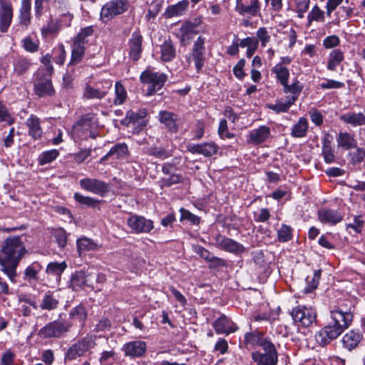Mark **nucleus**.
Instances as JSON below:
<instances>
[{
	"mask_svg": "<svg viewBox=\"0 0 365 365\" xmlns=\"http://www.w3.org/2000/svg\"><path fill=\"white\" fill-rule=\"evenodd\" d=\"M26 249L19 236L8 237L5 240L0 250L1 270L12 282H15L16 267Z\"/></svg>",
	"mask_w": 365,
	"mask_h": 365,
	"instance_id": "obj_1",
	"label": "nucleus"
},
{
	"mask_svg": "<svg viewBox=\"0 0 365 365\" xmlns=\"http://www.w3.org/2000/svg\"><path fill=\"white\" fill-rule=\"evenodd\" d=\"M330 317L331 321L319 333L322 338V342L324 344L336 339L349 327L353 319L351 307L343 303L335 306L330 310Z\"/></svg>",
	"mask_w": 365,
	"mask_h": 365,
	"instance_id": "obj_2",
	"label": "nucleus"
},
{
	"mask_svg": "<svg viewBox=\"0 0 365 365\" xmlns=\"http://www.w3.org/2000/svg\"><path fill=\"white\" fill-rule=\"evenodd\" d=\"M97 126L96 115L86 114L73 125L71 130L72 138L75 141L85 140L88 137L95 138L96 137V129Z\"/></svg>",
	"mask_w": 365,
	"mask_h": 365,
	"instance_id": "obj_3",
	"label": "nucleus"
},
{
	"mask_svg": "<svg viewBox=\"0 0 365 365\" xmlns=\"http://www.w3.org/2000/svg\"><path fill=\"white\" fill-rule=\"evenodd\" d=\"M317 314L311 307H298V333L302 334L305 342L309 338L312 337L311 328L316 321Z\"/></svg>",
	"mask_w": 365,
	"mask_h": 365,
	"instance_id": "obj_4",
	"label": "nucleus"
},
{
	"mask_svg": "<svg viewBox=\"0 0 365 365\" xmlns=\"http://www.w3.org/2000/svg\"><path fill=\"white\" fill-rule=\"evenodd\" d=\"M103 278V276H97V274L92 271H77L71 277L70 286L73 290L78 291L84 289L86 287H93L94 281L102 280Z\"/></svg>",
	"mask_w": 365,
	"mask_h": 365,
	"instance_id": "obj_5",
	"label": "nucleus"
},
{
	"mask_svg": "<svg viewBox=\"0 0 365 365\" xmlns=\"http://www.w3.org/2000/svg\"><path fill=\"white\" fill-rule=\"evenodd\" d=\"M96 336L87 335L73 344L66 351V358L74 360L83 356L87 351L95 347Z\"/></svg>",
	"mask_w": 365,
	"mask_h": 365,
	"instance_id": "obj_6",
	"label": "nucleus"
},
{
	"mask_svg": "<svg viewBox=\"0 0 365 365\" xmlns=\"http://www.w3.org/2000/svg\"><path fill=\"white\" fill-rule=\"evenodd\" d=\"M168 77L162 73L153 72L150 69L144 71L140 75V81L147 83L149 87L147 90V96H152L163 88Z\"/></svg>",
	"mask_w": 365,
	"mask_h": 365,
	"instance_id": "obj_7",
	"label": "nucleus"
},
{
	"mask_svg": "<svg viewBox=\"0 0 365 365\" xmlns=\"http://www.w3.org/2000/svg\"><path fill=\"white\" fill-rule=\"evenodd\" d=\"M112 87V81L103 80L93 85L87 84L85 87L83 97L85 99L101 100L106 96Z\"/></svg>",
	"mask_w": 365,
	"mask_h": 365,
	"instance_id": "obj_8",
	"label": "nucleus"
},
{
	"mask_svg": "<svg viewBox=\"0 0 365 365\" xmlns=\"http://www.w3.org/2000/svg\"><path fill=\"white\" fill-rule=\"evenodd\" d=\"M71 324L68 322L56 320L48 323L38 331V336L43 339L59 338L68 331Z\"/></svg>",
	"mask_w": 365,
	"mask_h": 365,
	"instance_id": "obj_9",
	"label": "nucleus"
},
{
	"mask_svg": "<svg viewBox=\"0 0 365 365\" xmlns=\"http://www.w3.org/2000/svg\"><path fill=\"white\" fill-rule=\"evenodd\" d=\"M128 7L127 0H113L107 2L101 9V19L107 22L115 16L124 13Z\"/></svg>",
	"mask_w": 365,
	"mask_h": 365,
	"instance_id": "obj_10",
	"label": "nucleus"
},
{
	"mask_svg": "<svg viewBox=\"0 0 365 365\" xmlns=\"http://www.w3.org/2000/svg\"><path fill=\"white\" fill-rule=\"evenodd\" d=\"M263 353L255 351L251 354L252 359L256 365H276L278 362V354L273 343L269 345L268 348H263Z\"/></svg>",
	"mask_w": 365,
	"mask_h": 365,
	"instance_id": "obj_11",
	"label": "nucleus"
},
{
	"mask_svg": "<svg viewBox=\"0 0 365 365\" xmlns=\"http://www.w3.org/2000/svg\"><path fill=\"white\" fill-rule=\"evenodd\" d=\"M51 75L44 73L42 69L38 70L36 78L34 81V90L38 96H51L54 94L55 91L49 77Z\"/></svg>",
	"mask_w": 365,
	"mask_h": 365,
	"instance_id": "obj_12",
	"label": "nucleus"
},
{
	"mask_svg": "<svg viewBox=\"0 0 365 365\" xmlns=\"http://www.w3.org/2000/svg\"><path fill=\"white\" fill-rule=\"evenodd\" d=\"M126 221L132 232L135 234L149 233L154 229L153 220L143 216L130 215Z\"/></svg>",
	"mask_w": 365,
	"mask_h": 365,
	"instance_id": "obj_13",
	"label": "nucleus"
},
{
	"mask_svg": "<svg viewBox=\"0 0 365 365\" xmlns=\"http://www.w3.org/2000/svg\"><path fill=\"white\" fill-rule=\"evenodd\" d=\"M80 187L89 192L103 197L109 191V185L96 178H85L79 180Z\"/></svg>",
	"mask_w": 365,
	"mask_h": 365,
	"instance_id": "obj_14",
	"label": "nucleus"
},
{
	"mask_svg": "<svg viewBox=\"0 0 365 365\" xmlns=\"http://www.w3.org/2000/svg\"><path fill=\"white\" fill-rule=\"evenodd\" d=\"M272 71L275 74L279 82L283 86L284 93L297 94V80L294 79L290 85L288 84L289 72L282 63H277L273 67Z\"/></svg>",
	"mask_w": 365,
	"mask_h": 365,
	"instance_id": "obj_15",
	"label": "nucleus"
},
{
	"mask_svg": "<svg viewBox=\"0 0 365 365\" xmlns=\"http://www.w3.org/2000/svg\"><path fill=\"white\" fill-rule=\"evenodd\" d=\"M205 43V38L202 36H199L192 46L191 56L195 62L197 72H199L204 66L206 53Z\"/></svg>",
	"mask_w": 365,
	"mask_h": 365,
	"instance_id": "obj_16",
	"label": "nucleus"
},
{
	"mask_svg": "<svg viewBox=\"0 0 365 365\" xmlns=\"http://www.w3.org/2000/svg\"><path fill=\"white\" fill-rule=\"evenodd\" d=\"M235 10L243 16H256L260 11L258 0H237Z\"/></svg>",
	"mask_w": 365,
	"mask_h": 365,
	"instance_id": "obj_17",
	"label": "nucleus"
},
{
	"mask_svg": "<svg viewBox=\"0 0 365 365\" xmlns=\"http://www.w3.org/2000/svg\"><path fill=\"white\" fill-rule=\"evenodd\" d=\"M146 349V343L140 340L129 341L125 343L122 347V351L124 352L125 356L130 358H137L143 356Z\"/></svg>",
	"mask_w": 365,
	"mask_h": 365,
	"instance_id": "obj_18",
	"label": "nucleus"
},
{
	"mask_svg": "<svg viewBox=\"0 0 365 365\" xmlns=\"http://www.w3.org/2000/svg\"><path fill=\"white\" fill-rule=\"evenodd\" d=\"M244 344L247 349H253L257 346H261L262 349L269 347L272 342L267 338H264L260 332H248L245 334Z\"/></svg>",
	"mask_w": 365,
	"mask_h": 365,
	"instance_id": "obj_19",
	"label": "nucleus"
},
{
	"mask_svg": "<svg viewBox=\"0 0 365 365\" xmlns=\"http://www.w3.org/2000/svg\"><path fill=\"white\" fill-rule=\"evenodd\" d=\"M212 327L217 334L225 335L234 333L238 329L237 325L225 315H221L215 320Z\"/></svg>",
	"mask_w": 365,
	"mask_h": 365,
	"instance_id": "obj_20",
	"label": "nucleus"
},
{
	"mask_svg": "<svg viewBox=\"0 0 365 365\" xmlns=\"http://www.w3.org/2000/svg\"><path fill=\"white\" fill-rule=\"evenodd\" d=\"M215 241L221 249L231 253L240 254L245 250L242 244L220 235L216 236Z\"/></svg>",
	"mask_w": 365,
	"mask_h": 365,
	"instance_id": "obj_21",
	"label": "nucleus"
},
{
	"mask_svg": "<svg viewBox=\"0 0 365 365\" xmlns=\"http://www.w3.org/2000/svg\"><path fill=\"white\" fill-rule=\"evenodd\" d=\"M13 17L11 4L8 0H1L0 9V30L7 31Z\"/></svg>",
	"mask_w": 365,
	"mask_h": 365,
	"instance_id": "obj_22",
	"label": "nucleus"
},
{
	"mask_svg": "<svg viewBox=\"0 0 365 365\" xmlns=\"http://www.w3.org/2000/svg\"><path fill=\"white\" fill-rule=\"evenodd\" d=\"M319 220L324 224L331 225L340 222L343 217L339 211L329 208H321L317 212Z\"/></svg>",
	"mask_w": 365,
	"mask_h": 365,
	"instance_id": "obj_23",
	"label": "nucleus"
},
{
	"mask_svg": "<svg viewBox=\"0 0 365 365\" xmlns=\"http://www.w3.org/2000/svg\"><path fill=\"white\" fill-rule=\"evenodd\" d=\"M270 135V129L266 125L250 131L247 135V142L253 145H259L265 142Z\"/></svg>",
	"mask_w": 365,
	"mask_h": 365,
	"instance_id": "obj_24",
	"label": "nucleus"
},
{
	"mask_svg": "<svg viewBox=\"0 0 365 365\" xmlns=\"http://www.w3.org/2000/svg\"><path fill=\"white\" fill-rule=\"evenodd\" d=\"M188 150L193 154H201L210 157L217 152V146L214 143L195 144L190 145Z\"/></svg>",
	"mask_w": 365,
	"mask_h": 365,
	"instance_id": "obj_25",
	"label": "nucleus"
},
{
	"mask_svg": "<svg viewBox=\"0 0 365 365\" xmlns=\"http://www.w3.org/2000/svg\"><path fill=\"white\" fill-rule=\"evenodd\" d=\"M143 37L138 32H133L130 42V55L133 61H138L142 52Z\"/></svg>",
	"mask_w": 365,
	"mask_h": 365,
	"instance_id": "obj_26",
	"label": "nucleus"
},
{
	"mask_svg": "<svg viewBox=\"0 0 365 365\" xmlns=\"http://www.w3.org/2000/svg\"><path fill=\"white\" fill-rule=\"evenodd\" d=\"M178 115L174 113L166 110H162L159 113L160 122L164 124L165 127L173 133L178 131Z\"/></svg>",
	"mask_w": 365,
	"mask_h": 365,
	"instance_id": "obj_27",
	"label": "nucleus"
},
{
	"mask_svg": "<svg viewBox=\"0 0 365 365\" xmlns=\"http://www.w3.org/2000/svg\"><path fill=\"white\" fill-rule=\"evenodd\" d=\"M340 120L344 123L350 124L353 126H360L365 125V110L360 113L349 112L341 115Z\"/></svg>",
	"mask_w": 365,
	"mask_h": 365,
	"instance_id": "obj_28",
	"label": "nucleus"
},
{
	"mask_svg": "<svg viewBox=\"0 0 365 365\" xmlns=\"http://www.w3.org/2000/svg\"><path fill=\"white\" fill-rule=\"evenodd\" d=\"M336 139L339 148H342L344 150L356 148L357 142L354 135L347 132H340Z\"/></svg>",
	"mask_w": 365,
	"mask_h": 365,
	"instance_id": "obj_29",
	"label": "nucleus"
},
{
	"mask_svg": "<svg viewBox=\"0 0 365 365\" xmlns=\"http://www.w3.org/2000/svg\"><path fill=\"white\" fill-rule=\"evenodd\" d=\"M128 149L125 143H118L111 148L110 151L104 155L101 161L103 162L108 158L112 157L114 159H123L128 156Z\"/></svg>",
	"mask_w": 365,
	"mask_h": 365,
	"instance_id": "obj_30",
	"label": "nucleus"
},
{
	"mask_svg": "<svg viewBox=\"0 0 365 365\" xmlns=\"http://www.w3.org/2000/svg\"><path fill=\"white\" fill-rule=\"evenodd\" d=\"M361 337L362 335L359 332L351 330L344 335L342 344L345 348L351 351L358 346Z\"/></svg>",
	"mask_w": 365,
	"mask_h": 365,
	"instance_id": "obj_31",
	"label": "nucleus"
},
{
	"mask_svg": "<svg viewBox=\"0 0 365 365\" xmlns=\"http://www.w3.org/2000/svg\"><path fill=\"white\" fill-rule=\"evenodd\" d=\"M29 128V134L34 138L38 139L41 136L42 129L39 119L35 115H31L26 121Z\"/></svg>",
	"mask_w": 365,
	"mask_h": 365,
	"instance_id": "obj_32",
	"label": "nucleus"
},
{
	"mask_svg": "<svg viewBox=\"0 0 365 365\" xmlns=\"http://www.w3.org/2000/svg\"><path fill=\"white\" fill-rule=\"evenodd\" d=\"M31 0H22L20 9L19 24L27 28L31 23Z\"/></svg>",
	"mask_w": 365,
	"mask_h": 365,
	"instance_id": "obj_33",
	"label": "nucleus"
},
{
	"mask_svg": "<svg viewBox=\"0 0 365 365\" xmlns=\"http://www.w3.org/2000/svg\"><path fill=\"white\" fill-rule=\"evenodd\" d=\"M193 250L202 258L205 259L207 262L213 263L216 266H222L225 264V262L222 259L213 256L207 250L201 246H194Z\"/></svg>",
	"mask_w": 365,
	"mask_h": 365,
	"instance_id": "obj_34",
	"label": "nucleus"
},
{
	"mask_svg": "<svg viewBox=\"0 0 365 365\" xmlns=\"http://www.w3.org/2000/svg\"><path fill=\"white\" fill-rule=\"evenodd\" d=\"M85 45L80 41L73 40L71 63L76 64L79 63L85 53Z\"/></svg>",
	"mask_w": 365,
	"mask_h": 365,
	"instance_id": "obj_35",
	"label": "nucleus"
},
{
	"mask_svg": "<svg viewBox=\"0 0 365 365\" xmlns=\"http://www.w3.org/2000/svg\"><path fill=\"white\" fill-rule=\"evenodd\" d=\"M292 96H287L286 102L277 101L274 104H268L267 107L269 109L274 110L277 113L285 112L289 107L294 103L297 99L296 94H291Z\"/></svg>",
	"mask_w": 365,
	"mask_h": 365,
	"instance_id": "obj_36",
	"label": "nucleus"
},
{
	"mask_svg": "<svg viewBox=\"0 0 365 365\" xmlns=\"http://www.w3.org/2000/svg\"><path fill=\"white\" fill-rule=\"evenodd\" d=\"M161 60L164 62L172 61L175 56V50L171 41H165L160 47Z\"/></svg>",
	"mask_w": 365,
	"mask_h": 365,
	"instance_id": "obj_37",
	"label": "nucleus"
},
{
	"mask_svg": "<svg viewBox=\"0 0 365 365\" xmlns=\"http://www.w3.org/2000/svg\"><path fill=\"white\" fill-rule=\"evenodd\" d=\"M147 115V110L145 109H140L136 112L129 110L126 113L125 118L123 120V124L128 125L130 123H136L140 120H143Z\"/></svg>",
	"mask_w": 365,
	"mask_h": 365,
	"instance_id": "obj_38",
	"label": "nucleus"
},
{
	"mask_svg": "<svg viewBox=\"0 0 365 365\" xmlns=\"http://www.w3.org/2000/svg\"><path fill=\"white\" fill-rule=\"evenodd\" d=\"M128 98L127 91L125 87L120 81H117L115 84V98L113 104L115 106H120L124 103Z\"/></svg>",
	"mask_w": 365,
	"mask_h": 365,
	"instance_id": "obj_39",
	"label": "nucleus"
},
{
	"mask_svg": "<svg viewBox=\"0 0 365 365\" xmlns=\"http://www.w3.org/2000/svg\"><path fill=\"white\" fill-rule=\"evenodd\" d=\"M77 248L79 255H81L87 251L96 250L98 248V245L89 238L82 237L77 241Z\"/></svg>",
	"mask_w": 365,
	"mask_h": 365,
	"instance_id": "obj_40",
	"label": "nucleus"
},
{
	"mask_svg": "<svg viewBox=\"0 0 365 365\" xmlns=\"http://www.w3.org/2000/svg\"><path fill=\"white\" fill-rule=\"evenodd\" d=\"M60 29L61 22L57 21L56 19H51L41 28V33L43 38H46L49 35L56 34Z\"/></svg>",
	"mask_w": 365,
	"mask_h": 365,
	"instance_id": "obj_41",
	"label": "nucleus"
},
{
	"mask_svg": "<svg viewBox=\"0 0 365 365\" xmlns=\"http://www.w3.org/2000/svg\"><path fill=\"white\" fill-rule=\"evenodd\" d=\"M343 60V53L339 49L333 50L329 54L327 68L329 71H334Z\"/></svg>",
	"mask_w": 365,
	"mask_h": 365,
	"instance_id": "obj_42",
	"label": "nucleus"
},
{
	"mask_svg": "<svg viewBox=\"0 0 365 365\" xmlns=\"http://www.w3.org/2000/svg\"><path fill=\"white\" fill-rule=\"evenodd\" d=\"M321 276V269L315 270L313 273V276L310 277L308 276L306 279L307 286L304 289V293H310L318 287L319 279Z\"/></svg>",
	"mask_w": 365,
	"mask_h": 365,
	"instance_id": "obj_43",
	"label": "nucleus"
},
{
	"mask_svg": "<svg viewBox=\"0 0 365 365\" xmlns=\"http://www.w3.org/2000/svg\"><path fill=\"white\" fill-rule=\"evenodd\" d=\"M188 2L187 1H182L175 5L170 6L166 9L167 15L168 17L181 16L186 10Z\"/></svg>",
	"mask_w": 365,
	"mask_h": 365,
	"instance_id": "obj_44",
	"label": "nucleus"
},
{
	"mask_svg": "<svg viewBox=\"0 0 365 365\" xmlns=\"http://www.w3.org/2000/svg\"><path fill=\"white\" fill-rule=\"evenodd\" d=\"M66 267L67 264L65 262H51L48 264L46 267V272L49 274H52L59 278Z\"/></svg>",
	"mask_w": 365,
	"mask_h": 365,
	"instance_id": "obj_45",
	"label": "nucleus"
},
{
	"mask_svg": "<svg viewBox=\"0 0 365 365\" xmlns=\"http://www.w3.org/2000/svg\"><path fill=\"white\" fill-rule=\"evenodd\" d=\"M30 66L31 63L28 59L20 58L14 63V72L17 76H21L28 71Z\"/></svg>",
	"mask_w": 365,
	"mask_h": 365,
	"instance_id": "obj_46",
	"label": "nucleus"
},
{
	"mask_svg": "<svg viewBox=\"0 0 365 365\" xmlns=\"http://www.w3.org/2000/svg\"><path fill=\"white\" fill-rule=\"evenodd\" d=\"M69 315L71 319L79 322L82 324H83V322L87 317L86 309L81 304L72 309L69 313Z\"/></svg>",
	"mask_w": 365,
	"mask_h": 365,
	"instance_id": "obj_47",
	"label": "nucleus"
},
{
	"mask_svg": "<svg viewBox=\"0 0 365 365\" xmlns=\"http://www.w3.org/2000/svg\"><path fill=\"white\" fill-rule=\"evenodd\" d=\"M41 265L37 262H33L29 267H26L24 272L25 279L28 281L32 279H37L38 274L41 270Z\"/></svg>",
	"mask_w": 365,
	"mask_h": 365,
	"instance_id": "obj_48",
	"label": "nucleus"
},
{
	"mask_svg": "<svg viewBox=\"0 0 365 365\" xmlns=\"http://www.w3.org/2000/svg\"><path fill=\"white\" fill-rule=\"evenodd\" d=\"M197 26L196 23L190 21L183 24L180 28V34L182 40L189 38L192 35L196 34L197 32Z\"/></svg>",
	"mask_w": 365,
	"mask_h": 365,
	"instance_id": "obj_49",
	"label": "nucleus"
},
{
	"mask_svg": "<svg viewBox=\"0 0 365 365\" xmlns=\"http://www.w3.org/2000/svg\"><path fill=\"white\" fill-rule=\"evenodd\" d=\"M14 118L9 112L7 107L0 102V123L11 125L14 123Z\"/></svg>",
	"mask_w": 365,
	"mask_h": 365,
	"instance_id": "obj_50",
	"label": "nucleus"
},
{
	"mask_svg": "<svg viewBox=\"0 0 365 365\" xmlns=\"http://www.w3.org/2000/svg\"><path fill=\"white\" fill-rule=\"evenodd\" d=\"M58 304V299L54 298L51 294H46L43 296L40 307L45 310H52L57 307Z\"/></svg>",
	"mask_w": 365,
	"mask_h": 365,
	"instance_id": "obj_51",
	"label": "nucleus"
},
{
	"mask_svg": "<svg viewBox=\"0 0 365 365\" xmlns=\"http://www.w3.org/2000/svg\"><path fill=\"white\" fill-rule=\"evenodd\" d=\"M356 150L349 153V162L355 165L361 163L365 158V149L356 146Z\"/></svg>",
	"mask_w": 365,
	"mask_h": 365,
	"instance_id": "obj_52",
	"label": "nucleus"
},
{
	"mask_svg": "<svg viewBox=\"0 0 365 365\" xmlns=\"http://www.w3.org/2000/svg\"><path fill=\"white\" fill-rule=\"evenodd\" d=\"M322 155L327 163H331L335 160L334 149L329 143L324 141L322 146Z\"/></svg>",
	"mask_w": 365,
	"mask_h": 365,
	"instance_id": "obj_53",
	"label": "nucleus"
},
{
	"mask_svg": "<svg viewBox=\"0 0 365 365\" xmlns=\"http://www.w3.org/2000/svg\"><path fill=\"white\" fill-rule=\"evenodd\" d=\"M59 155L57 150H51L45 151L39 156V163L44 165L49 163L54 160Z\"/></svg>",
	"mask_w": 365,
	"mask_h": 365,
	"instance_id": "obj_54",
	"label": "nucleus"
},
{
	"mask_svg": "<svg viewBox=\"0 0 365 365\" xmlns=\"http://www.w3.org/2000/svg\"><path fill=\"white\" fill-rule=\"evenodd\" d=\"M182 180V177L181 175L173 173L168 176H165L161 179V185L170 187L175 184L181 182Z\"/></svg>",
	"mask_w": 365,
	"mask_h": 365,
	"instance_id": "obj_55",
	"label": "nucleus"
},
{
	"mask_svg": "<svg viewBox=\"0 0 365 365\" xmlns=\"http://www.w3.org/2000/svg\"><path fill=\"white\" fill-rule=\"evenodd\" d=\"M277 237L279 241L287 242L292 237V230L289 227L283 225L277 231Z\"/></svg>",
	"mask_w": 365,
	"mask_h": 365,
	"instance_id": "obj_56",
	"label": "nucleus"
},
{
	"mask_svg": "<svg viewBox=\"0 0 365 365\" xmlns=\"http://www.w3.org/2000/svg\"><path fill=\"white\" fill-rule=\"evenodd\" d=\"M93 33V29L92 26H87L82 29L78 34L73 38L74 40L80 41L84 44H86L88 42L87 38L88 36H92Z\"/></svg>",
	"mask_w": 365,
	"mask_h": 365,
	"instance_id": "obj_57",
	"label": "nucleus"
},
{
	"mask_svg": "<svg viewBox=\"0 0 365 365\" xmlns=\"http://www.w3.org/2000/svg\"><path fill=\"white\" fill-rule=\"evenodd\" d=\"M218 133L221 138H232L234 135L229 132L226 119H221L218 127Z\"/></svg>",
	"mask_w": 365,
	"mask_h": 365,
	"instance_id": "obj_58",
	"label": "nucleus"
},
{
	"mask_svg": "<svg viewBox=\"0 0 365 365\" xmlns=\"http://www.w3.org/2000/svg\"><path fill=\"white\" fill-rule=\"evenodd\" d=\"M270 217V213L267 208H260L254 212V220L257 222H265Z\"/></svg>",
	"mask_w": 365,
	"mask_h": 365,
	"instance_id": "obj_59",
	"label": "nucleus"
},
{
	"mask_svg": "<svg viewBox=\"0 0 365 365\" xmlns=\"http://www.w3.org/2000/svg\"><path fill=\"white\" fill-rule=\"evenodd\" d=\"M74 199L80 204L91 207L95 206L98 202V201L96 200L95 199L91 197L83 196L78 192L74 194Z\"/></svg>",
	"mask_w": 365,
	"mask_h": 365,
	"instance_id": "obj_60",
	"label": "nucleus"
},
{
	"mask_svg": "<svg viewBox=\"0 0 365 365\" xmlns=\"http://www.w3.org/2000/svg\"><path fill=\"white\" fill-rule=\"evenodd\" d=\"M24 49L29 52L34 53L38 49V41H35L31 37H26L22 41Z\"/></svg>",
	"mask_w": 365,
	"mask_h": 365,
	"instance_id": "obj_61",
	"label": "nucleus"
},
{
	"mask_svg": "<svg viewBox=\"0 0 365 365\" xmlns=\"http://www.w3.org/2000/svg\"><path fill=\"white\" fill-rule=\"evenodd\" d=\"M324 19V11H322L317 6H314V8L312 9L311 12L308 15V19L309 21H323Z\"/></svg>",
	"mask_w": 365,
	"mask_h": 365,
	"instance_id": "obj_62",
	"label": "nucleus"
},
{
	"mask_svg": "<svg viewBox=\"0 0 365 365\" xmlns=\"http://www.w3.org/2000/svg\"><path fill=\"white\" fill-rule=\"evenodd\" d=\"M364 226V221L361 219V215H356L354 217V222L347 225V228H351L356 232L360 233Z\"/></svg>",
	"mask_w": 365,
	"mask_h": 365,
	"instance_id": "obj_63",
	"label": "nucleus"
},
{
	"mask_svg": "<svg viewBox=\"0 0 365 365\" xmlns=\"http://www.w3.org/2000/svg\"><path fill=\"white\" fill-rule=\"evenodd\" d=\"M16 354L11 350H6L1 357V365H14Z\"/></svg>",
	"mask_w": 365,
	"mask_h": 365,
	"instance_id": "obj_64",
	"label": "nucleus"
}]
</instances>
